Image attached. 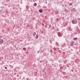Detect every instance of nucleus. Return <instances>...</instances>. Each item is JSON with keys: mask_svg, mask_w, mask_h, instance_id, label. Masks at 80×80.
<instances>
[{"mask_svg": "<svg viewBox=\"0 0 80 80\" xmlns=\"http://www.w3.org/2000/svg\"><path fill=\"white\" fill-rule=\"evenodd\" d=\"M28 41H30V40L29 39L28 40Z\"/></svg>", "mask_w": 80, "mask_h": 80, "instance_id": "nucleus-14", "label": "nucleus"}, {"mask_svg": "<svg viewBox=\"0 0 80 80\" xmlns=\"http://www.w3.org/2000/svg\"><path fill=\"white\" fill-rule=\"evenodd\" d=\"M72 23H73V24H75V21L73 20L72 21Z\"/></svg>", "mask_w": 80, "mask_h": 80, "instance_id": "nucleus-8", "label": "nucleus"}, {"mask_svg": "<svg viewBox=\"0 0 80 80\" xmlns=\"http://www.w3.org/2000/svg\"><path fill=\"white\" fill-rule=\"evenodd\" d=\"M47 26H45V28H47Z\"/></svg>", "mask_w": 80, "mask_h": 80, "instance_id": "nucleus-13", "label": "nucleus"}, {"mask_svg": "<svg viewBox=\"0 0 80 80\" xmlns=\"http://www.w3.org/2000/svg\"><path fill=\"white\" fill-rule=\"evenodd\" d=\"M36 34H37V33H36V32H34L33 33V36H34V37H35V35H36Z\"/></svg>", "mask_w": 80, "mask_h": 80, "instance_id": "nucleus-4", "label": "nucleus"}, {"mask_svg": "<svg viewBox=\"0 0 80 80\" xmlns=\"http://www.w3.org/2000/svg\"><path fill=\"white\" fill-rule=\"evenodd\" d=\"M39 12H40V13H42V12H43V10H42V9H39Z\"/></svg>", "mask_w": 80, "mask_h": 80, "instance_id": "nucleus-3", "label": "nucleus"}, {"mask_svg": "<svg viewBox=\"0 0 80 80\" xmlns=\"http://www.w3.org/2000/svg\"><path fill=\"white\" fill-rule=\"evenodd\" d=\"M35 38L36 39H38V34L36 35Z\"/></svg>", "mask_w": 80, "mask_h": 80, "instance_id": "nucleus-5", "label": "nucleus"}, {"mask_svg": "<svg viewBox=\"0 0 80 80\" xmlns=\"http://www.w3.org/2000/svg\"><path fill=\"white\" fill-rule=\"evenodd\" d=\"M57 34L58 36V37H61L62 36V33H60V32H58L57 33Z\"/></svg>", "mask_w": 80, "mask_h": 80, "instance_id": "nucleus-1", "label": "nucleus"}, {"mask_svg": "<svg viewBox=\"0 0 80 80\" xmlns=\"http://www.w3.org/2000/svg\"><path fill=\"white\" fill-rule=\"evenodd\" d=\"M23 50H24V51H25V50H27V49H26V48H23Z\"/></svg>", "mask_w": 80, "mask_h": 80, "instance_id": "nucleus-10", "label": "nucleus"}, {"mask_svg": "<svg viewBox=\"0 0 80 80\" xmlns=\"http://www.w3.org/2000/svg\"><path fill=\"white\" fill-rule=\"evenodd\" d=\"M12 68H13V66H12Z\"/></svg>", "mask_w": 80, "mask_h": 80, "instance_id": "nucleus-18", "label": "nucleus"}, {"mask_svg": "<svg viewBox=\"0 0 80 80\" xmlns=\"http://www.w3.org/2000/svg\"><path fill=\"white\" fill-rule=\"evenodd\" d=\"M73 44H74V42H72L71 43V46H73Z\"/></svg>", "mask_w": 80, "mask_h": 80, "instance_id": "nucleus-6", "label": "nucleus"}, {"mask_svg": "<svg viewBox=\"0 0 80 80\" xmlns=\"http://www.w3.org/2000/svg\"><path fill=\"white\" fill-rule=\"evenodd\" d=\"M46 3H47V2H46Z\"/></svg>", "mask_w": 80, "mask_h": 80, "instance_id": "nucleus-17", "label": "nucleus"}, {"mask_svg": "<svg viewBox=\"0 0 80 80\" xmlns=\"http://www.w3.org/2000/svg\"><path fill=\"white\" fill-rule=\"evenodd\" d=\"M10 67H12V65H10Z\"/></svg>", "mask_w": 80, "mask_h": 80, "instance_id": "nucleus-16", "label": "nucleus"}, {"mask_svg": "<svg viewBox=\"0 0 80 80\" xmlns=\"http://www.w3.org/2000/svg\"><path fill=\"white\" fill-rule=\"evenodd\" d=\"M2 43H3V39L0 40V44L1 45Z\"/></svg>", "mask_w": 80, "mask_h": 80, "instance_id": "nucleus-2", "label": "nucleus"}, {"mask_svg": "<svg viewBox=\"0 0 80 80\" xmlns=\"http://www.w3.org/2000/svg\"><path fill=\"white\" fill-rule=\"evenodd\" d=\"M5 69H7V68L6 67H5Z\"/></svg>", "mask_w": 80, "mask_h": 80, "instance_id": "nucleus-12", "label": "nucleus"}, {"mask_svg": "<svg viewBox=\"0 0 80 80\" xmlns=\"http://www.w3.org/2000/svg\"><path fill=\"white\" fill-rule=\"evenodd\" d=\"M73 40H74L75 41H77V38H73Z\"/></svg>", "mask_w": 80, "mask_h": 80, "instance_id": "nucleus-7", "label": "nucleus"}, {"mask_svg": "<svg viewBox=\"0 0 80 80\" xmlns=\"http://www.w3.org/2000/svg\"><path fill=\"white\" fill-rule=\"evenodd\" d=\"M37 5V4H36V3H34V7H36Z\"/></svg>", "mask_w": 80, "mask_h": 80, "instance_id": "nucleus-9", "label": "nucleus"}, {"mask_svg": "<svg viewBox=\"0 0 80 80\" xmlns=\"http://www.w3.org/2000/svg\"><path fill=\"white\" fill-rule=\"evenodd\" d=\"M52 65H54L53 64H52Z\"/></svg>", "mask_w": 80, "mask_h": 80, "instance_id": "nucleus-15", "label": "nucleus"}, {"mask_svg": "<svg viewBox=\"0 0 80 80\" xmlns=\"http://www.w3.org/2000/svg\"><path fill=\"white\" fill-rule=\"evenodd\" d=\"M72 3H70L69 4V6H72Z\"/></svg>", "mask_w": 80, "mask_h": 80, "instance_id": "nucleus-11", "label": "nucleus"}]
</instances>
